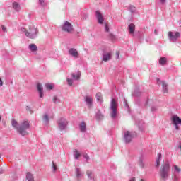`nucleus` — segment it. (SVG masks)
Segmentation results:
<instances>
[{
  "instance_id": "obj_26",
  "label": "nucleus",
  "mask_w": 181,
  "mask_h": 181,
  "mask_svg": "<svg viewBox=\"0 0 181 181\" xmlns=\"http://www.w3.org/2000/svg\"><path fill=\"white\" fill-rule=\"evenodd\" d=\"M96 99L99 103H103V94H101V93H98L96 94Z\"/></svg>"
},
{
  "instance_id": "obj_43",
  "label": "nucleus",
  "mask_w": 181,
  "mask_h": 181,
  "mask_svg": "<svg viewBox=\"0 0 181 181\" xmlns=\"http://www.w3.org/2000/svg\"><path fill=\"white\" fill-rule=\"evenodd\" d=\"M116 59H119V51L116 52Z\"/></svg>"
},
{
  "instance_id": "obj_11",
  "label": "nucleus",
  "mask_w": 181,
  "mask_h": 181,
  "mask_svg": "<svg viewBox=\"0 0 181 181\" xmlns=\"http://www.w3.org/2000/svg\"><path fill=\"white\" fill-rule=\"evenodd\" d=\"M86 175L88 177L89 180L96 181L95 175H94V173H93V172H91V170H88L86 171Z\"/></svg>"
},
{
  "instance_id": "obj_51",
  "label": "nucleus",
  "mask_w": 181,
  "mask_h": 181,
  "mask_svg": "<svg viewBox=\"0 0 181 181\" xmlns=\"http://www.w3.org/2000/svg\"><path fill=\"white\" fill-rule=\"evenodd\" d=\"M129 181H135V177L132 178Z\"/></svg>"
},
{
  "instance_id": "obj_29",
  "label": "nucleus",
  "mask_w": 181,
  "mask_h": 181,
  "mask_svg": "<svg viewBox=\"0 0 181 181\" xmlns=\"http://www.w3.org/2000/svg\"><path fill=\"white\" fill-rule=\"evenodd\" d=\"M52 101L54 104H59L60 103V100L59 98H57V96H54Z\"/></svg>"
},
{
  "instance_id": "obj_2",
  "label": "nucleus",
  "mask_w": 181,
  "mask_h": 181,
  "mask_svg": "<svg viewBox=\"0 0 181 181\" xmlns=\"http://www.w3.org/2000/svg\"><path fill=\"white\" fill-rule=\"evenodd\" d=\"M110 110L111 118L113 119L117 118V114H118V103L115 101V99H112Z\"/></svg>"
},
{
  "instance_id": "obj_46",
  "label": "nucleus",
  "mask_w": 181,
  "mask_h": 181,
  "mask_svg": "<svg viewBox=\"0 0 181 181\" xmlns=\"http://www.w3.org/2000/svg\"><path fill=\"white\" fill-rule=\"evenodd\" d=\"M156 110H157L156 107H155V106L151 107V111L152 112L156 111Z\"/></svg>"
},
{
  "instance_id": "obj_18",
  "label": "nucleus",
  "mask_w": 181,
  "mask_h": 181,
  "mask_svg": "<svg viewBox=\"0 0 181 181\" xmlns=\"http://www.w3.org/2000/svg\"><path fill=\"white\" fill-rule=\"evenodd\" d=\"M160 159H162V154H158V159L156 160V167L159 168L160 166Z\"/></svg>"
},
{
  "instance_id": "obj_50",
  "label": "nucleus",
  "mask_w": 181,
  "mask_h": 181,
  "mask_svg": "<svg viewBox=\"0 0 181 181\" xmlns=\"http://www.w3.org/2000/svg\"><path fill=\"white\" fill-rule=\"evenodd\" d=\"M154 33H155V35H158V30H155Z\"/></svg>"
},
{
  "instance_id": "obj_12",
  "label": "nucleus",
  "mask_w": 181,
  "mask_h": 181,
  "mask_svg": "<svg viewBox=\"0 0 181 181\" xmlns=\"http://www.w3.org/2000/svg\"><path fill=\"white\" fill-rule=\"evenodd\" d=\"M112 57V54H111V52L104 53L103 54V62H108L109 60H111Z\"/></svg>"
},
{
  "instance_id": "obj_14",
  "label": "nucleus",
  "mask_w": 181,
  "mask_h": 181,
  "mask_svg": "<svg viewBox=\"0 0 181 181\" xmlns=\"http://www.w3.org/2000/svg\"><path fill=\"white\" fill-rule=\"evenodd\" d=\"M37 90H38V93H39V97L40 98H43V86H42V84L40 83H38L37 85Z\"/></svg>"
},
{
  "instance_id": "obj_1",
  "label": "nucleus",
  "mask_w": 181,
  "mask_h": 181,
  "mask_svg": "<svg viewBox=\"0 0 181 181\" xmlns=\"http://www.w3.org/2000/svg\"><path fill=\"white\" fill-rule=\"evenodd\" d=\"M11 125L13 127V128L17 129V132H18V133L22 135V136H26V135L29 134L28 133V129H29L30 124H29L28 121H24L19 125L18 122L13 119L11 120Z\"/></svg>"
},
{
  "instance_id": "obj_47",
  "label": "nucleus",
  "mask_w": 181,
  "mask_h": 181,
  "mask_svg": "<svg viewBox=\"0 0 181 181\" xmlns=\"http://www.w3.org/2000/svg\"><path fill=\"white\" fill-rule=\"evenodd\" d=\"M3 85H4V83L2 82V79L0 78V87H2Z\"/></svg>"
},
{
  "instance_id": "obj_34",
  "label": "nucleus",
  "mask_w": 181,
  "mask_h": 181,
  "mask_svg": "<svg viewBox=\"0 0 181 181\" xmlns=\"http://www.w3.org/2000/svg\"><path fill=\"white\" fill-rule=\"evenodd\" d=\"M52 168L53 169V172H56V170H57V165H56V163H54V161H52Z\"/></svg>"
},
{
  "instance_id": "obj_23",
  "label": "nucleus",
  "mask_w": 181,
  "mask_h": 181,
  "mask_svg": "<svg viewBox=\"0 0 181 181\" xmlns=\"http://www.w3.org/2000/svg\"><path fill=\"white\" fill-rule=\"evenodd\" d=\"M26 179L28 181H33L35 180V178L33 177V175H32V173H27L26 174Z\"/></svg>"
},
{
  "instance_id": "obj_48",
  "label": "nucleus",
  "mask_w": 181,
  "mask_h": 181,
  "mask_svg": "<svg viewBox=\"0 0 181 181\" xmlns=\"http://www.w3.org/2000/svg\"><path fill=\"white\" fill-rule=\"evenodd\" d=\"M124 104H125V107H128V103H127V100H124Z\"/></svg>"
},
{
  "instance_id": "obj_54",
  "label": "nucleus",
  "mask_w": 181,
  "mask_h": 181,
  "mask_svg": "<svg viewBox=\"0 0 181 181\" xmlns=\"http://www.w3.org/2000/svg\"><path fill=\"white\" fill-rule=\"evenodd\" d=\"M158 81H159V78H158Z\"/></svg>"
},
{
  "instance_id": "obj_21",
  "label": "nucleus",
  "mask_w": 181,
  "mask_h": 181,
  "mask_svg": "<svg viewBox=\"0 0 181 181\" xmlns=\"http://www.w3.org/2000/svg\"><path fill=\"white\" fill-rule=\"evenodd\" d=\"M81 132H84L86 129V122H82L79 125Z\"/></svg>"
},
{
  "instance_id": "obj_4",
  "label": "nucleus",
  "mask_w": 181,
  "mask_h": 181,
  "mask_svg": "<svg viewBox=\"0 0 181 181\" xmlns=\"http://www.w3.org/2000/svg\"><path fill=\"white\" fill-rule=\"evenodd\" d=\"M136 136V132H129L128 130L124 129V140L126 144H129L131 141H132V139L135 138Z\"/></svg>"
},
{
  "instance_id": "obj_17",
  "label": "nucleus",
  "mask_w": 181,
  "mask_h": 181,
  "mask_svg": "<svg viewBox=\"0 0 181 181\" xmlns=\"http://www.w3.org/2000/svg\"><path fill=\"white\" fill-rule=\"evenodd\" d=\"M81 76V72L78 71L76 74H74V73L71 74V77L74 78V80H80V76Z\"/></svg>"
},
{
  "instance_id": "obj_39",
  "label": "nucleus",
  "mask_w": 181,
  "mask_h": 181,
  "mask_svg": "<svg viewBox=\"0 0 181 181\" xmlns=\"http://www.w3.org/2000/svg\"><path fill=\"white\" fill-rule=\"evenodd\" d=\"M139 163V166H141V168H144L145 166V164L144 163V161H142V159H140Z\"/></svg>"
},
{
  "instance_id": "obj_33",
  "label": "nucleus",
  "mask_w": 181,
  "mask_h": 181,
  "mask_svg": "<svg viewBox=\"0 0 181 181\" xmlns=\"http://www.w3.org/2000/svg\"><path fill=\"white\" fill-rule=\"evenodd\" d=\"M66 81H67L68 86H69V87H71V86H73V79H71L70 78H67Z\"/></svg>"
},
{
  "instance_id": "obj_5",
  "label": "nucleus",
  "mask_w": 181,
  "mask_h": 181,
  "mask_svg": "<svg viewBox=\"0 0 181 181\" xmlns=\"http://www.w3.org/2000/svg\"><path fill=\"white\" fill-rule=\"evenodd\" d=\"M170 169V166L169 165V163H166L163 165L162 168L160 170V175L162 179H168Z\"/></svg>"
},
{
  "instance_id": "obj_6",
  "label": "nucleus",
  "mask_w": 181,
  "mask_h": 181,
  "mask_svg": "<svg viewBox=\"0 0 181 181\" xmlns=\"http://www.w3.org/2000/svg\"><path fill=\"white\" fill-rule=\"evenodd\" d=\"M168 38L170 40V42H173V43L177 42V40L180 38V33L176 31V32H172L169 31L168 33Z\"/></svg>"
},
{
  "instance_id": "obj_35",
  "label": "nucleus",
  "mask_w": 181,
  "mask_h": 181,
  "mask_svg": "<svg viewBox=\"0 0 181 181\" xmlns=\"http://www.w3.org/2000/svg\"><path fill=\"white\" fill-rule=\"evenodd\" d=\"M105 32H110V27L107 23H105Z\"/></svg>"
},
{
  "instance_id": "obj_28",
  "label": "nucleus",
  "mask_w": 181,
  "mask_h": 181,
  "mask_svg": "<svg viewBox=\"0 0 181 181\" xmlns=\"http://www.w3.org/2000/svg\"><path fill=\"white\" fill-rule=\"evenodd\" d=\"M129 11H130V12H132V13H134V12H136V8L132 5H130Z\"/></svg>"
},
{
  "instance_id": "obj_25",
  "label": "nucleus",
  "mask_w": 181,
  "mask_h": 181,
  "mask_svg": "<svg viewBox=\"0 0 181 181\" xmlns=\"http://www.w3.org/2000/svg\"><path fill=\"white\" fill-rule=\"evenodd\" d=\"M162 86L163 93H168V83L165 81H162Z\"/></svg>"
},
{
  "instance_id": "obj_24",
  "label": "nucleus",
  "mask_w": 181,
  "mask_h": 181,
  "mask_svg": "<svg viewBox=\"0 0 181 181\" xmlns=\"http://www.w3.org/2000/svg\"><path fill=\"white\" fill-rule=\"evenodd\" d=\"M42 121L45 124H49V115L47 114H45L42 116Z\"/></svg>"
},
{
  "instance_id": "obj_55",
  "label": "nucleus",
  "mask_w": 181,
  "mask_h": 181,
  "mask_svg": "<svg viewBox=\"0 0 181 181\" xmlns=\"http://www.w3.org/2000/svg\"><path fill=\"white\" fill-rule=\"evenodd\" d=\"M141 181H144V180H141Z\"/></svg>"
},
{
  "instance_id": "obj_32",
  "label": "nucleus",
  "mask_w": 181,
  "mask_h": 181,
  "mask_svg": "<svg viewBox=\"0 0 181 181\" xmlns=\"http://www.w3.org/2000/svg\"><path fill=\"white\" fill-rule=\"evenodd\" d=\"M45 87L47 90H53V84L52 83H46Z\"/></svg>"
},
{
  "instance_id": "obj_13",
  "label": "nucleus",
  "mask_w": 181,
  "mask_h": 181,
  "mask_svg": "<svg viewBox=\"0 0 181 181\" xmlns=\"http://www.w3.org/2000/svg\"><path fill=\"white\" fill-rule=\"evenodd\" d=\"M75 174L77 179H80V177H83L84 176V173L81 172V170L78 168H75Z\"/></svg>"
},
{
  "instance_id": "obj_19",
  "label": "nucleus",
  "mask_w": 181,
  "mask_h": 181,
  "mask_svg": "<svg viewBox=\"0 0 181 181\" xmlns=\"http://www.w3.org/2000/svg\"><path fill=\"white\" fill-rule=\"evenodd\" d=\"M28 49L30 50V52H37V46H36L35 44H30Z\"/></svg>"
},
{
  "instance_id": "obj_9",
  "label": "nucleus",
  "mask_w": 181,
  "mask_h": 181,
  "mask_svg": "<svg viewBox=\"0 0 181 181\" xmlns=\"http://www.w3.org/2000/svg\"><path fill=\"white\" fill-rule=\"evenodd\" d=\"M95 16L98 23H100V25H103V23H104V16H103L101 12H100V11H95Z\"/></svg>"
},
{
  "instance_id": "obj_41",
  "label": "nucleus",
  "mask_w": 181,
  "mask_h": 181,
  "mask_svg": "<svg viewBox=\"0 0 181 181\" xmlns=\"http://www.w3.org/2000/svg\"><path fill=\"white\" fill-rule=\"evenodd\" d=\"M83 158H85V159L86 160H90V156H88V154H84L83 155Z\"/></svg>"
},
{
  "instance_id": "obj_40",
  "label": "nucleus",
  "mask_w": 181,
  "mask_h": 181,
  "mask_svg": "<svg viewBox=\"0 0 181 181\" xmlns=\"http://www.w3.org/2000/svg\"><path fill=\"white\" fill-rule=\"evenodd\" d=\"M109 37L112 39V40H114V39H115V36H114L112 33H109Z\"/></svg>"
},
{
  "instance_id": "obj_44",
  "label": "nucleus",
  "mask_w": 181,
  "mask_h": 181,
  "mask_svg": "<svg viewBox=\"0 0 181 181\" xmlns=\"http://www.w3.org/2000/svg\"><path fill=\"white\" fill-rule=\"evenodd\" d=\"M1 29L3 30V32H6V27H5L4 25H1Z\"/></svg>"
},
{
  "instance_id": "obj_52",
  "label": "nucleus",
  "mask_w": 181,
  "mask_h": 181,
  "mask_svg": "<svg viewBox=\"0 0 181 181\" xmlns=\"http://www.w3.org/2000/svg\"><path fill=\"white\" fill-rule=\"evenodd\" d=\"M1 116H0V122H1Z\"/></svg>"
},
{
  "instance_id": "obj_10",
  "label": "nucleus",
  "mask_w": 181,
  "mask_h": 181,
  "mask_svg": "<svg viewBox=\"0 0 181 181\" xmlns=\"http://www.w3.org/2000/svg\"><path fill=\"white\" fill-rule=\"evenodd\" d=\"M69 53L70 54V56H72V57H74V59H77L78 58V52L77 51V49H74V48H71L69 50Z\"/></svg>"
},
{
  "instance_id": "obj_42",
  "label": "nucleus",
  "mask_w": 181,
  "mask_h": 181,
  "mask_svg": "<svg viewBox=\"0 0 181 181\" xmlns=\"http://www.w3.org/2000/svg\"><path fill=\"white\" fill-rule=\"evenodd\" d=\"M26 110L27 111H30V114H33V111H32V109L29 106H27Z\"/></svg>"
},
{
  "instance_id": "obj_38",
  "label": "nucleus",
  "mask_w": 181,
  "mask_h": 181,
  "mask_svg": "<svg viewBox=\"0 0 181 181\" xmlns=\"http://www.w3.org/2000/svg\"><path fill=\"white\" fill-rule=\"evenodd\" d=\"M174 169H175V172H177V173H180V172H181L180 168H179V167H177V165H174Z\"/></svg>"
},
{
  "instance_id": "obj_8",
  "label": "nucleus",
  "mask_w": 181,
  "mask_h": 181,
  "mask_svg": "<svg viewBox=\"0 0 181 181\" xmlns=\"http://www.w3.org/2000/svg\"><path fill=\"white\" fill-rule=\"evenodd\" d=\"M62 30L64 32H67V33H73L74 29L73 28V25L69 21H65L64 24L62 25Z\"/></svg>"
},
{
  "instance_id": "obj_49",
  "label": "nucleus",
  "mask_w": 181,
  "mask_h": 181,
  "mask_svg": "<svg viewBox=\"0 0 181 181\" xmlns=\"http://www.w3.org/2000/svg\"><path fill=\"white\" fill-rule=\"evenodd\" d=\"M0 173H4V170H2V168H0Z\"/></svg>"
},
{
  "instance_id": "obj_7",
  "label": "nucleus",
  "mask_w": 181,
  "mask_h": 181,
  "mask_svg": "<svg viewBox=\"0 0 181 181\" xmlns=\"http://www.w3.org/2000/svg\"><path fill=\"white\" fill-rule=\"evenodd\" d=\"M57 124L59 129H60L61 131H64V129L67 128L69 122H67V119L62 117L57 120Z\"/></svg>"
},
{
  "instance_id": "obj_37",
  "label": "nucleus",
  "mask_w": 181,
  "mask_h": 181,
  "mask_svg": "<svg viewBox=\"0 0 181 181\" xmlns=\"http://www.w3.org/2000/svg\"><path fill=\"white\" fill-rule=\"evenodd\" d=\"M180 180V177L176 175V173H174V180L173 181H179Z\"/></svg>"
},
{
  "instance_id": "obj_15",
  "label": "nucleus",
  "mask_w": 181,
  "mask_h": 181,
  "mask_svg": "<svg viewBox=\"0 0 181 181\" xmlns=\"http://www.w3.org/2000/svg\"><path fill=\"white\" fill-rule=\"evenodd\" d=\"M129 35H132V36H134V33H135V25L134 23H131L129 27Z\"/></svg>"
},
{
  "instance_id": "obj_31",
  "label": "nucleus",
  "mask_w": 181,
  "mask_h": 181,
  "mask_svg": "<svg viewBox=\"0 0 181 181\" xmlns=\"http://www.w3.org/2000/svg\"><path fill=\"white\" fill-rule=\"evenodd\" d=\"M39 1V4L41 6H47V3L46 1H45V0H38Z\"/></svg>"
},
{
  "instance_id": "obj_16",
  "label": "nucleus",
  "mask_w": 181,
  "mask_h": 181,
  "mask_svg": "<svg viewBox=\"0 0 181 181\" xmlns=\"http://www.w3.org/2000/svg\"><path fill=\"white\" fill-rule=\"evenodd\" d=\"M85 101L88 107H91V105H93V98H91L90 96H86Z\"/></svg>"
},
{
  "instance_id": "obj_53",
  "label": "nucleus",
  "mask_w": 181,
  "mask_h": 181,
  "mask_svg": "<svg viewBox=\"0 0 181 181\" xmlns=\"http://www.w3.org/2000/svg\"><path fill=\"white\" fill-rule=\"evenodd\" d=\"M23 30H25V28H23Z\"/></svg>"
},
{
  "instance_id": "obj_22",
  "label": "nucleus",
  "mask_w": 181,
  "mask_h": 181,
  "mask_svg": "<svg viewBox=\"0 0 181 181\" xmlns=\"http://www.w3.org/2000/svg\"><path fill=\"white\" fill-rule=\"evenodd\" d=\"M13 8L17 12H19V11H21V6H19V4H18L17 2L13 3Z\"/></svg>"
},
{
  "instance_id": "obj_20",
  "label": "nucleus",
  "mask_w": 181,
  "mask_h": 181,
  "mask_svg": "<svg viewBox=\"0 0 181 181\" xmlns=\"http://www.w3.org/2000/svg\"><path fill=\"white\" fill-rule=\"evenodd\" d=\"M168 63V59L166 57H160L159 59V64L160 66H165V64Z\"/></svg>"
},
{
  "instance_id": "obj_3",
  "label": "nucleus",
  "mask_w": 181,
  "mask_h": 181,
  "mask_svg": "<svg viewBox=\"0 0 181 181\" xmlns=\"http://www.w3.org/2000/svg\"><path fill=\"white\" fill-rule=\"evenodd\" d=\"M38 33L39 31L37 29L35 26L31 25L29 28V31H25V35L27 37H29V39H35V37H37Z\"/></svg>"
},
{
  "instance_id": "obj_36",
  "label": "nucleus",
  "mask_w": 181,
  "mask_h": 181,
  "mask_svg": "<svg viewBox=\"0 0 181 181\" xmlns=\"http://www.w3.org/2000/svg\"><path fill=\"white\" fill-rule=\"evenodd\" d=\"M133 95H134V97H139V95H141V92L135 90Z\"/></svg>"
},
{
  "instance_id": "obj_27",
  "label": "nucleus",
  "mask_w": 181,
  "mask_h": 181,
  "mask_svg": "<svg viewBox=\"0 0 181 181\" xmlns=\"http://www.w3.org/2000/svg\"><path fill=\"white\" fill-rule=\"evenodd\" d=\"M74 158L75 159H78L80 156H81V154L78 153V151L77 149L74 150Z\"/></svg>"
},
{
  "instance_id": "obj_30",
  "label": "nucleus",
  "mask_w": 181,
  "mask_h": 181,
  "mask_svg": "<svg viewBox=\"0 0 181 181\" xmlns=\"http://www.w3.org/2000/svg\"><path fill=\"white\" fill-rule=\"evenodd\" d=\"M96 117L98 119H103L104 118V115H103L100 112H98L96 114Z\"/></svg>"
},
{
  "instance_id": "obj_45",
  "label": "nucleus",
  "mask_w": 181,
  "mask_h": 181,
  "mask_svg": "<svg viewBox=\"0 0 181 181\" xmlns=\"http://www.w3.org/2000/svg\"><path fill=\"white\" fill-rule=\"evenodd\" d=\"M159 1V2L162 4V5H163L164 4H165V2H166V0H158Z\"/></svg>"
}]
</instances>
